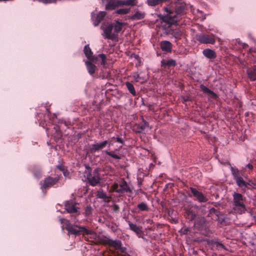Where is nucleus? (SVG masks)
<instances>
[{
    "label": "nucleus",
    "instance_id": "obj_1",
    "mask_svg": "<svg viewBox=\"0 0 256 256\" xmlns=\"http://www.w3.org/2000/svg\"><path fill=\"white\" fill-rule=\"evenodd\" d=\"M60 222L64 224L66 226L65 229L68 231V235H73L77 236L80 235H90V238L96 240L98 242L108 245L110 238L104 236H98L94 230H88L85 226L78 224H72L70 220L66 218H60Z\"/></svg>",
    "mask_w": 256,
    "mask_h": 256
},
{
    "label": "nucleus",
    "instance_id": "obj_2",
    "mask_svg": "<svg viewBox=\"0 0 256 256\" xmlns=\"http://www.w3.org/2000/svg\"><path fill=\"white\" fill-rule=\"evenodd\" d=\"M186 7L184 4H180L177 6L174 12L170 8L165 7L164 11L166 12V15L160 16L162 20L170 26L178 25V22L182 19V16L186 14Z\"/></svg>",
    "mask_w": 256,
    "mask_h": 256
},
{
    "label": "nucleus",
    "instance_id": "obj_3",
    "mask_svg": "<svg viewBox=\"0 0 256 256\" xmlns=\"http://www.w3.org/2000/svg\"><path fill=\"white\" fill-rule=\"evenodd\" d=\"M246 198L240 193L234 192L232 194V210L234 212L242 214L246 211Z\"/></svg>",
    "mask_w": 256,
    "mask_h": 256
},
{
    "label": "nucleus",
    "instance_id": "obj_4",
    "mask_svg": "<svg viewBox=\"0 0 256 256\" xmlns=\"http://www.w3.org/2000/svg\"><path fill=\"white\" fill-rule=\"evenodd\" d=\"M86 170L84 172V176L86 178L89 184L95 186L100 184L101 178L98 169H94L92 172L88 166H86Z\"/></svg>",
    "mask_w": 256,
    "mask_h": 256
},
{
    "label": "nucleus",
    "instance_id": "obj_5",
    "mask_svg": "<svg viewBox=\"0 0 256 256\" xmlns=\"http://www.w3.org/2000/svg\"><path fill=\"white\" fill-rule=\"evenodd\" d=\"M76 203L72 200H68L65 202L64 206V209L67 212L70 214V217L74 224H77L76 223L78 221L77 216L80 214V212L78 210V208L76 206Z\"/></svg>",
    "mask_w": 256,
    "mask_h": 256
},
{
    "label": "nucleus",
    "instance_id": "obj_6",
    "mask_svg": "<svg viewBox=\"0 0 256 256\" xmlns=\"http://www.w3.org/2000/svg\"><path fill=\"white\" fill-rule=\"evenodd\" d=\"M113 188L116 192L119 194L132 193V190L124 179L120 180L118 183H114Z\"/></svg>",
    "mask_w": 256,
    "mask_h": 256
},
{
    "label": "nucleus",
    "instance_id": "obj_7",
    "mask_svg": "<svg viewBox=\"0 0 256 256\" xmlns=\"http://www.w3.org/2000/svg\"><path fill=\"white\" fill-rule=\"evenodd\" d=\"M196 38L201 44H213L216 42L213 36L204 33L196 34Z\"/></svg>",
    "mask_w": 256,
    "mask_h": 256
},
{
    "label": "nucleus",
    "instance_id": "obj_8",
    "mask_svg": "<svg viewBox=\"0 0 256 256\" xmlns=\"http://www.w3.org/2000/svg\"><path fill=\"white\" fill-rule=\"evenodd\" d=\"M58 180V176H56L55 178L48 176L44 178V184L42 186V188L46 190L49 188L52 187L56 184Z\"/></svg>",
    "mask_w": 256,
    "mask_h": 256
},
{
    "label": "nucleus",
    "instance_id": "obj_9",
    "mask_svg": "<svg viewBox=\"0 0 256 256\" xmlns=\"http://www.w3.org/2000/svg\"><path fill=\"white\" fill-rule=\"evenodd\" d=\"M190 190L196 200L200 202H206L208 201V198L200 192L196 188L190 187Z\"/></svg>",
    "mask_w": 256,
    "mask_h": 256
},
{
    "label": "nucleus",
    "instance_id": "obj_10",
    "mask_svg": "<svg viewBox=\"0 0 256 256\" xmlns=\"http://www.w3.org/2000/svg\"><path fill=\"white\" fill-rule=\"evenodd\" d=\"M235 182L238 186L240 188L243 192H245L246 190H250V188L248 187L249 184H248V182H246L242 176L235 180Z\"/></svg>",
    "mask_w": 256,
    "mask_h": 256
},
{
    "label": "nucleus",
    "instance_id": "obj_11",
    "mask_svg": "<svg viewBox=\"0 0 256 256\" xmlns=\"http://www.w3.org/2000/svg\"><path fill=\"white\" fill-rule=\"evenodd\" d=\"M106 15V12L102 11L96 15V16H94V12L92 13V18L94 22V24L95 26L98 25V24L104 20Z\"/></svg>",
    "mask_w": 256,
    "mask_h": 256
},
{
    "label": "nucleus",
    "instance_id": "obj_12",
    "mask_svg": "<svg viewBox=\"0 0 256 256\" xmlns=\"http://www.w3.org/2000/svg\"><path fill=\"white\" fill-rule=\"evenodd\" d=\"M113 28V24H109L106 28L104 29L103 36L105 38L108 40H113L114 36V34H112Z\"/></svg>",
    "mask_w": 256,
    "mask_h": 256
},
{
    "label": "nucleus",
    "instance_id": "obj_13",
    "mask_svg": "<svg viewBox=\"0 0 256 256\" xmlns=\"http://www.w3.org/2000/svg\"><path fill=\"white\" fill-rule=\"evenodd\" d=\"M170 26L169 25L170 27ZM166 33L172 35L176 39L180 40L182 34V32L180 30H174L170 28H168L166 30Z\"/></svg>",
    "mask_w": 256,
    "mask_h": 256
},
{
    "label": "nucleus",
    "instance_id": "obj_14",
    "mask_svg": "<svg viewBox=\"0 0 256 256\" xmlns=\"http://www.w3.org/2000/svg\"><path fill=\"white\" fill-rule=\"evenodd\" d=\"M84 52L86 58L90 61L94 62L98 59L97 56H95L92 55V52L88 44H86L84 46Z\"/></svg>",
    "mask_w": 256,
    "mask_h": 256
},
{
    "label": "nucleus",
    "instance_id": "obj_15",
    "mask_svg": "<svg viewBox=\"0 0 256 256\" xmlns=\"http://www.w3.org/2000/svg\"><path fill=\"white\" fill-rule=\"evenodd\" d=\"M143 124L141 125H136L133 127L132 130L136 133H140L146 128H149L148 123L142 118Z\"/></svg>",
    "mask_w": 256,
    "mask_h": 256
},
{
    "label": "nucleus",
    "instance_id": "obj_16",
    "mask_svg": "<svg viewBox=\"0 0 256 256\" xmlns=\"http://www.w3.org/2000/svg\"><path fill=\"white\" fill-rule=\"evenodd\" d=\"M108 144V142L107 140H104L102 142H100L93 144L92 146L91 150L92 152L99 151L100 150H101L106 148Z\"/></svg>",
    "mask_w": 256,
    "mask_h": 256
},
{
    "label": "nucleus",
    "instance_id": "obj_17",
    "mask_svg": "<svg viewBox=\"0 0 256 256\" xmlns=\"http://www.w3.org/2000/svg\"><path fill=\"white\" fill-rule=\"evenodd\" d=\"M162 50L166 52H171L172 50V44L168 40H163L160 44Z\"/></svg>",
    "mask_w": 256,
    "mask_h": 256
},
{
    "label": "nucleus",
    "instance_id": "obj_18",
    "mask_svg": "<svg viewBox=\"0 0 256 256\" xmlns=\"http://www.w3.org/2000/svg\"><path fill=\"white\" fill-rule=\"evenodd\" d=\"M176 64V61L172 59L166 60L162 59L161 60V66L164 68L175 66Z\"/></svg>",
    "mask_w": 256,
    "mask_h": 256
},
{
    "label": "nucleus",
    "instance_id": "obj_19",
    "mask_svg": "<svg viewBox=\"0 0 256 256\" xmlns=\"http://www.w3.org/2000/svg\"><path fill=\"white\" fill-rule=\"evenodd\" d=\"M246 73L250 80H256V66H254L250 68H248Z\"/></svg>",
    "mask_w": 256,
    "mask_h": 256
},
{
    "label": "nucleus",
    "instance_id": "obj_20",
    "mask_svg": "<svg viewBox=\"0 0 256 256\" xmlns=\"http://www.w3.org/2000/svg\"><path fill=\"white\" fill-rule=\"evenodd\" d=\"M200 88L201 90L206 94H208V96H210V98H214V99H216L218 98V95L214 92L213 91L210 90L206 86L203 84L200 85Z\"/></svg>",
    "mask_w": 256,
    "mask_h": 256
},
{
    "label": "nucleus",
    "instance_id": "obj_21",
    "mask_svg": "<svg viewBox=\"0 0 256 256\" xmlns=\"http://www.w3.org/2000/svg\"><path fill=\"white\" fill-rule=\"evenodd\" d=\"M121 2L120 0H112L110 1L108 4H107L106 6V9L107 10H114L116 7L122 6V4H120Z\"/></svg>",
    "mask_w": 256,
    "mask_h": 256
},
{
    "label": "nucleus",
    "instance_id": "obj_22",
    "mask_svg": "<svg viewBox=\"0 0 256 256\" xmlns=\"http://www.w3.org/2000/svg\"><path fill=\"white\" fill-rule=\"evenodd\" d=\"M128 224L130 230L134 232L136 235L140 234L142 233V227L138 226L136 224H133L130 222H128Z\"/></svg>",
    "mask_w": 256,
    "mask_h": 256
},
{
    "label": "nucleus",
    "instance_id": "obj_23",
    "mask_svg": "<svg viewBox=\"0 0 256 256\" xmlns=\"http://www.w3.org/2000/svg\"><path fill=\"white\" fill-rule=\"evenodd\" d=\"M202 54L204 56L209 59H214L216 57L215 52L210 48L204 49L202 51Z\"/></svg>",
    "mask_w": 256,
    "mask_h": 256
},
{
    "label": "nucleus",
    "instance_id": "obj_24",
    "mask_svg": "<svg viewBox=\"0 0 256 256\" xmlns=\"http://www.w3.org/2000/svg\"><path fill=\"white\" fill-rule=\"evenodd\" d=\"M126 25L125 22H121L118 20H115V22L113 24V28H114V32L118 33L122 30V26Z\"/></svg>",
    "mask_w": 256,
    "mask_h": 256
},
{
    "label": "nucleus",
    "instance_id": "obj_25",
    "mask_svg": "<svg viewBox=\"0 0 256 256\" xmlns=\"http://www.w3.org/2000/svg\"><path fill=\"white\" fill-rule=\"evenodd\" d=\"M145 16V13L144 12H141L139 11H137L136 13L129 16V18L132 20H140L144 18Z\"/></svg>",
    "mask_w": 256,
    "mask_h": 256
},
{
    "label": "nucleus",
    "instance_id": "obj_26",
    "mask_svg": "<svg viewBox=\"0 0 256 256\" xmlns=\"http://www.w3.org/2000/svg\"><path fill=\"white\" fill-rule=\"evenodd\" d=\"M85 63L88 73L90 75H93L95 72L96 66L89 61H86Z\"/></svg>",
    "mask_w": 256,
    "mask_h": 256
},
{
    "label": "nucleus",
    "instance_id": "obj_27",
    "mask_svg": "<svg viewBox=\"0 0 256 256\" xmlns=\"http://www.w3.org/2000/svg\"><path fill=\"white\" fill-rule=\"evenodd\" d=\"M108 243V246L114 248L116 250H118L120 247L122 242L118 240H112L110 238Z\"/></svg>",
    "mask_w": 256,
    "mask_h": 256
},
{
    "label": "nucleus",
    "instance_id": "obj_28",
    "mask_svg": "<svg viewBox=\"0 0 256 256\" xmlns=\"http://www.w3.org/2000/svg\"><path fill=\"white\" fill-rule=\"evenodd\" d=\"M186 214L190 220H194L196 216V214L190 208H186L184 209Z\"/></svg>",
    "mask_w": 256,
    "mask_h": 256
},
{
    "label": "nucleus",
    "instance_id": "obj_29",
    "mask_svg": "<svg viewBox=\"0 0 256 256\" xmlns=\"http://www.w3.org/2000/svg\"><path fill=\"white\" fill-rule=\"evenodd\" d=\"M230 170L234 180L242 176V174L238 168H235L231 166Z\"/></svg>",
    "mask_w": 256,
    "mask_h": 256
},
{
    "label": "nucleus",
    "instance_id": "obj_30",
    "mask_svg": "<svg viewBox=\"0 0 256 256\" xmlns=\"http://www.w3.org/2000/svg\"><path fill=\"white\" fill-rule=\"evenodd\" d=\"M169 0H147V3L148 6H154Z\"/></svg>",
    "mask_w": 256,
    "mask_h": 256
},
{
    "label": "nucleus",
    "instance_id": "obj_31",
    "mask_svg": "<svg viewBox=\"0 0 256 256\" xmlns=\"http://www.w3.org/2000/svg\"><path fill=\"white\" fill-rule=\"evenodd\" d=\"M126 86L129 92L133 96H136V92L135 90L134 86L130 82H126Z\"/></svg>",
    "mask_w": 256,
    "mask_h": 256
},
{
    "label": "nucleus",
    "instance_id": "obj_32",
    "mask_svg": "<svg viewBox=\"0 0 256 256\" xmlns=\"http://www.w3.org/2000/svg\"><path fill=\"white\" fill-rule=\"evenodd\" d=\"M96 196L98 198L102 199V200H106V198H108V196H107L106 194L104 192H103L102 190H98L96 192Z\"/></svg>",
    "mask_w": 256,
    "mask_h": 256
},
{
    "label": "nucleus",
    "instance_id": "obj_33",
    "mask_svg": "<svg viewBox=\"0 0 256 256\" xmlns=\"http://www.w3.org/2000/svg\"><path fill=\"white\" fill-rule=\"evenodd\" d=\"M137 208L140 211H148V207L146 202H142L137 205Z\"/></svg>",
    "mask_w": 256,
    "mask_h": 256
},
{
    "label": "nucleus",
    "instance_id": "obj_34",
    "mask_svg": "<svg viewBox=\"0 0 256 256\" xmlns=\"http://www.w3.org/2000/svg\"><path fill=\"white\" fill-rule=\"evenodd\" d=\"M133 77L136 82H144L146 80L144 78L140 76V74L137 72L134 74Z\"/></svg>",
    "mask_w": 256,
    "mask_h": 256
},
{
    "label": "nucleus",
    "instance_id": "obj_35",
    "mask_svg": "<svg viewBox=\"0 0 256 256\" xmlns=\"http://www.w3.org/2000/svg\"><path fill=\"white\" fill-rule=\"evenodd\" d=\"M135 0H121L120 2V4H122V6H134L136 4L134 3Z\"/></svg>",
    "mask_w": 256,
    "mask_h": 256
},
{
    "label": "nucleus",
    "instance_id": "obj_36",
    "mask_svg": "<svg viewBox=\"0 0 256 256\" xmlns=\"http://www.w3.org/2000/svg\"><path fill=\"white\" fill-rule=\"evenodd\" d=\"M130 12V8H120L116 11V12L119 14H128Z\"/></svg>",
    "mask_w": 256,
    "mask_h": 256
},
{
    "label": "nucleus",
    "instance_id": "obj_37",
    "mask_svg": "<svg viewBox=\"0 0 256 256\" xmlns=\"http://www.w3.org/2000/svg\"><path fill=\"white\" fill-rule=\"evenodd\" d=\"M105 152L109 156L112 157L116 159V160H120L121 158L120 156L114 154L112 152H109L108 150H106Z\"/></svg>",
    "mask_w": 256,
    "mask_h": 256
},
{
    "label": "nucleus",
    "instance_id": "obj_38",
    "mask_svg": "<svg viewBox=\"0 0 256 256\" xmlns=\"http://www.w3.org/2000/svg\"><path fill=\"white\" fill-rule=\"evenodd\" d=\"M98 56L102 59L101 64L104 66L106 64V55L104 54H99Z\"/></svg>",
    "mask_w": 256,
    "mask_h": 256
},
{
    "label": "nucleus",
    "instance_id": "obj_39",
    "mask_svg": "<svg viewBox=\"0 0 256 256\" xmlns=\"http://www.w3.org/2000/svg\"><path fill=\"white\" fill-rule=\"evenodd\" d=\"M92 208L90 206H88L85 209V214L86 216H90L92 214Z\"/></svg>",
    "mask_w": 256,
    "mask_h": 256
},
{
    "label": "nucleus",
    "instance_id": "obj_40",
    "mask_svg": "<svg viewBox=\"0 0 256 256\" xmlns=\"http://www.w3.org/2000/svg\"><path fill=\"white\" fill-rule=\"evenodd\" d=\"M220 213V212L214 208H211L209 210V214H215L217 216H218Z\"/></svg>",
    "mask_w": 256,
    "mask_h": 256
},
{
    "label": "nucleus",
    "instance_id": "obj_41",
    "mask_svg": "<svg viewBox=\"0 0 256 256\" xmlns=\"http://www.w3.org/2000/svg\"><path fill=\"white\" fill-rule=\"evenodd\" d=\"M248 187L256 189V183L250 180H248Z\"/></svg>",
    "mask_w": 256,
    "mask_h": 256
},
{
    "label": "nucleus",
    "instance_id": "obj_42",
    "mask_svg": "<svg viewBox=\"0 0 256 256\" xmlns=\"http://www.w3.org/2000/svg\"><path fill=\"white\" fill-rule=\"evenodd\" d=\"M116 141L118 142H119L122 144V146H120V148H122V146L124 144V142L122 139L121 138H120L119 136H117L116 138Z\"/></svg>",
    "mask_w": 256,
    "mask_h": 256
},
{
    "label": "nucleus",
    "instance_id": "obj_43",
    "mask_svg": "<svg viewBox=\"0 0 256 256\" xmlns=\"http://www.w3.org/2000/svg\"><path fill=\"white\" fill-rule=\"evenodd\" d=\"M117 250H120L122 252L124 253L126 252V247L122 246V244H120V247Z\"/></svg>",
    "mask_w": 256,
    "mask_h": 256
},
{
    "label": "nucleus",
    "instance_id": "obj_44",
    "mask_svg": "<svg viewBox=\"0 0 256 256\" xmlns=\"http://www.w3.org/2000/svg\"><path fill=\"white\" fill-rule=\"evenodd\" d=\"M40 1L44 2V3H50L55 2L56 0H39Z\"/></svg>",
    "mask_w": 256,
    "mask_h": 256
},
{
    "label": "nucleus",
    "instance_id": "obj_45",
    "mask_svg": "<svg viewBox=\"0 0 256 256\" xmlns=\"http://www.w3.org/2000/svg\"><path fill=\"white\" fill-rule=\"evenodd\" d=\"M113 210L114 212H118L119 211V210H120V207L118 206V204H114V208H113Z\"/></svg>",
    "mask_w": 256,
    "mask_h": 256
},
{
    "label": "nucleus",
    "instance_id": "obj_46",
    "mask_svg": "<svg viewBox=\"0 0 256 256\" xmlns=\"http://www.w3.org/2000/svg\"><path fill=\"white\" fill-rule=\"evenodd\" d=\"M57 168L62 172H63L65 170L64 166L61 164L57 166Z\"/></svg>",
    "mask_w": 256,
    "mask_h": 256
},
{
    "label": "nucleus",
    "instance_id": "obj_47",
    "mask_svg": "<svg viewBox=\"0 0 256 256\" xmlns=\"http://www.w3.org/2000/svg\"><path fill=\"white\" fill-rule=\"evenodd\" d=\"M64 176H68L69 175V172L66 170H64L63 172H62Z\"/></svg>",
    "mask_w": 256,
    "mask_h": 256
},
{
    "label": "nucleus",
    "instance_id": "obj_48",
    "mask_svg": "<svg viewBox=\"0 0 256 256\" xmlns=\"http://www.w3.org/2000/svg\"><path fill=\"white\" fill-rule=\"evenodd\" d=\"M216 244L217 246H220V247H221L223 248H224V246L220 242H216Z\"/></svg>",
    "mask_w": 256,
    "mask_h": 256
},
{
    "label": "nucleus",
    "instance_id": "obj_49",
    "mask_svg": "<svg viewBox=\"0 0 256 256\" xmlns=\"http://www.w3.org/2000/svg\"><path fill=\"white\" fill-rule=\"evenodd\" d=\"M246 167L248 168L250 170H252L253 168L252 165L250 164H246Z\"/></svg>",
    "mask_w": 256,
    "mask_h": 256
},
{
    "label": "nucleus",
    "instance_id": "obj_50",
    "mask_svg": "<svg viewBox=\"0 0 256 256\" xmlns=\"http://www.w3.org/2000/svg\"><path fill=\"white\" fill-rule=\"evenodd\" d=\"M182 99L184 100V102H186L189 100L188 97H186H186H182Z\"/></svg>",
    "mask_w": 256,
    "mask_h": 256
},
{
    "label": "nucleus",
    "instance_id": "obj_51",
    "mask_svg": "<svg viewBox=\"0 0 256 256\" xmlns=\"http://www.w3.org/2000/svg\"><path fill=\"white\" fill-rule=\"evenodd\" d=\"M34 175L36 178H39L40 176V172H39L38 174H34Z\"/></svg>",
    "mask_w": 256,
    "mask_h": 256
},
{
    "label": "nucleus",
    "instance_id": "obj_52",
    "mask_svg": "<svg viewBox=\"0 0 256 256\" xmlns=\"http://www.w3.org/2000/svg\"><path fill=\"white\" fill-rule=\"evenodd\" d=\"M142 238L144 240H146H146H147L146 238L144 237V236H142Z\"/></svg>",
    "mask_w": 256,
    "mask_h": 256
},
{
    "label": "nucleus",
    "instance_id": "obj_53",
    "mask_svg": "<svg viewBox=\"0 0 256 256\" xmlns=\"http://www.w3.org/2000/svg\"><path fill=\"white\" fill-rule=\"evenodd\" d=\"M137 236H138V238H142V234H138V235H137Z\"/></svg>",
    "mask_w": 256,
    "mask_h": 256
},
{
    "label": "nucleus",
    "instance_id": "obj_54",
    "mask_svg": "<svg viewBox=\"0 0 256 256\" xmlns=\"http://www.w3.org/2000/svg\"><path fill=\"white\" fill-rule=\"evenodd\" d=\"M246 46H248L247 44L244 43V47Z\"/></svg>",
    "mask_w": 256,
    "mask_h": 256
},
{
    "label": "nucleus",
    "instance_id": "obj_55",
    "mask_svg": "<svg viewBox=\"0 0 256 256\" xmlns=\"http://www.w3.org/2000/svg\"><path fill=\"white\" fill-rule=\"evenodd\" d=\"M224 221V220H222L221 222H220V224H222V222Z\"/></svg>",
    "mask_w": 256,
    "mask_h": 256
}]
</instances>
